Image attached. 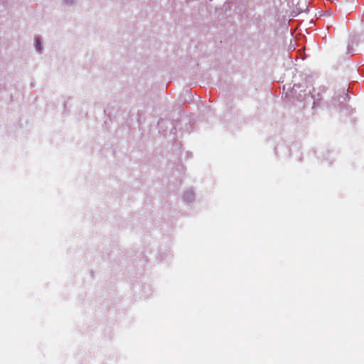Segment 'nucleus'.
I'll list each match as a JSON object with an SVG mask.
<instances>
[{
	"label": "nucleus",
	"mask_w": 364,
	"mask_h": 364,
	"mask_svg": "<svg viewBox=\"0 0 364 364\" xmlns=\"http://www.w3.org/2000/svg\"><path fill=\"white\" fill-rule=\"evenodd\" d=\"M318 91L323 92V89L320 87L318 89ZM311 96H312V97L314 100V104H316L317 102H318V101H320L321 100V95H320V92H318L317 96L314 93H312Z\"/></svg>",
	"instance_id": "f257e3e1"
},
{
	"label": "nucleus",
	"mask_w": 364,
	"mask_h": 364,
	"mask_svg": "<svg viewBox=\"0 0 364 364\" xmlns=\"http://www.w3.org/2000/svg\"><path fill=\"white\" fill-rule=\"evenodd\" d=\"M36 47L38 51H41L42 49L41 45V41L38 38L36 39Z\"/></svg>",
	"instance_id": "f03ea898"
}]
</instances>
